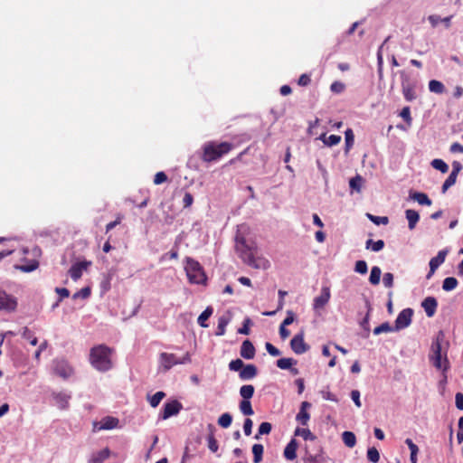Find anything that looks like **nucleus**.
I'll return each mask as SVG.
<instances>
[{
  "label": "nucleus",
  "instance_id": "nucleus-30",
  "mask_svg": "<svg viewBox=\"0 0 463 463\" xmlns=\"http://www.w3.org/2000/svg\"><path fill=\"white\" fill-rule=\"evenodd\" d=\"M39 267V261L36 260H30V262L28 264H25V265H15L14 268L16 269H19L23 272H32L33 270H35L36 269H38Z\"/></svg>",
  "mask_w": 463,
  "mask_h": 463
},
{
  "label": "nucleus",
  "instance_id": "nucleus-27",
  "mask_svg": "<svg viewBox=\"0 0 463 463\" xmlns=\"http://www.w3.org/2000/svg\"><path fill=\"white\" fill-rule=\"evenodd\" d=\"M407 446L410 449V461L411 463H417L418 454H419V447L413 443L411 439H407Z\"/></svg>",
  "mask_w": 463,
  "mask_h": 463
},
{
  "label": "nucleus",
  "instance_id": "nucleus-57",
  "mask_svg": "<svg viewBox=\"0 0 463 463\" xmlns=\"http://www.w3.org/2000/svg\"><path fill=\"white\" fill-rule=\"evenodd\" d=\"M294 320H295L294 312L292 310H288L287 317L282 321L281 325L288 326L291 325L294 322Z\"/></svg>",
  "mask_w": 463,
  "mask_h": 463
},
{
  "label": "nucleus",
  "instance_id": "nucleus-36",
  "mask_svg": "<svg viewBox=\"0 0 463 463\" xmlns=\"http://www.w3.org/2000/svg\"><path fill=\"white\" fill-rule=\"evenodd\" d=\"M458 286V280L454 277H448L443 280L442 289L445 291H451Z\"/></svg>",
  "mask_w": 463,
  "mask_h": 463
},
{
  "label": "nucleus",
  "instance_id": "nucleus-59",
  "mask_svg": "<svg viewBox=\"0 0 463 463\" xmlns=\"http://www.w3.org/2000/svg\"><path fill=\"white\" fill-rule=\"evenodd\" d=\"M265 347L268 353L272 356H279L280 354V351L269 342L266 343Z\"/></svg>",
  "mask_w": 463,
  "mask_h": 463
},
{
  "label": "nucleus",
  "instance_id": "nucleus-9",
  "mask_svg": "<svg viewBox=\"0 0 463 463\" xmlns=\"http://www.w3.org/2000/svg\"><path fill=\"white\" fill-rule=\"evenodd\" d=\"M17 307V300L12 295L7 294L5 290L0 289V311L13 312Z\"/></svg>",
  "mask_w": 463,
  "mask_h": 463
},
{
  "label": "nucleus",
  "instance_id": "nucleus-21",
  "mask_svg": "<svg viewBox=\"0 0 463 463\" xmlns=\"http://www.w3.org/2000/svg\"><path fill=\"white\" fill-rule=\"evenodd\" d=\"M298 443L296 439H291L284 449V457L288 460H293L297 458Z\"/></svg>",
  "mask_w": 463,
  "mask_h": 463
},
{
  "label": "nucleus",
  "instance_id": "nucleus-15",
  "mask_svg": "<svg viewBox=\"0 0 463 463\" xmlns=\"http://www.w3.org/2000/svg\"><path fill=\"white\" fill-rule=\"evenodd\" d=\"M421 306L424 308L427 317H432L436 313L438 302L435 298L428 297L422 301Z\"/></svg>",
  "mask_w": 463,
  "mask_h": 463
},
{
  "label": "nucleus",
  "instance_id": "nucleus-38",
  "mask_svg": "<svg viewBox=\"0 0 463 463\" xmlns=\"http://www.w3.org/2000/svg\"><path fill=\"white\" fill-rule=\"evenodd\" d=\"M363 184H364V178L360 175H356L354 177L351 178L349 181L350 188L356 192L361 191Z\"/></svg>",
  "mask_w": 463,
  "mask_h": 463
},
{
  "label": "nucleus",
  "instance_id": "nucleus-35",
  "mask_svg": "<svg viewBox=\"0 0 463 463\" xmlns=\"http://www.w3.org/2000/svg\"><path fill=\"white\" fill-rule=\"evenodd\" d=\"M382 275V270L378 266H374L371 269V274L369 277V281L372 285H378L380 282Z\"/></svg>",
  "mask_w": 463,
  "mask_h": 463
},
{
  "label": "nucleus",
  "instance_id": "nucleus-14",
  "mask_svg": "<svg viewBox=\"0 0 463 463\" xmlns=\"http://www.w3.org/2000/svg\"><path fill=\"white\" fill-rule=\"evenodd\" d=\"M255 353H256L255 347L250 340L247 339L242 342L241 350H240V354H241V357L248 359V360L253 359L255 356Z\"/></svg>",
  "mask_w": 463,
  "mask_h": 463
},
{
  "label": "nucleus",
  "instance_id": "nucleus-16",
  "mask_svg": "<svg viewBox=\"0 0 463 463\" xmlns=\"http://www.w3.org/2000/svg\"><path fill=\"white\" fill-rule=\"evenodd\" d=\"M311 404L308 402H303L300 406L299 412L297 414L296 420L303 426L307 425L310 414L307 411Z\"/></svg>",
  "mask_w": 463,
  "mask_h": 463
},
{
  "label": "nucleus",
  "instance_id": "nucleus-3",
  "mask_svg": "<svg viewBox=\"0 0 463 463\" xmlns=\"http://www.w3.org/2000/svg\"><path fill=\"white\" fill-rule=\"evenodd\" d=\"M114 349L106 345L93 346L90 352V364L99 372H107L113 366L111 356Z\"/></svg>",
  "mask_w": 463,
  "mask_h": 463
},
{
  "label": "nucleus",
  "instance_id": "nucleus-64",
  "mask_svg": "<svg viewBox=\"0 0 463 463\" xmlns=\"http://www.w3.org/2000/svg\"><path fill=\"white\" fill-rule=\"evenodd\" d=\"M455 403H456V407L458 410H460V411L463 410V393H461V392L456 393Z\"/></svg>",
  "mask_w": 463,
  "mask_h": 463
},
{
  "label": "nucleus",
  "instance_id": "nucleus-56",
  "mask_svg": "<svg viewBox=\"0 0 463 463\" xmlns=\"http://www.w3.org/2000/svg\"><path fill=\"white\" fill-rule=\"evenodd\" d=\"M167 180V175L165 172H157L154 177V184L158 185L165 183Z\"/></svg>",
  "mask_w": 463,
  "mask_h": 463
},
{
  "label": "nucleus",
  "instance_id": "nucleus-43",
  "mask_svg": "<svg viewBox=\"0 0 463 463\" xmlns=\"http://www.w3.org/2000/svg\"><path fill=\"white\" fill-rule=\"evenodd\" d=\"M430 165L433 168L440 171L443 174L449 171V165L442 159H433Z\"/></svg>",
  "mask_w": 463,
  "mask_h": 463
},
{
  "label": "nucleus",
  "instance_id": "nucleus-32",
  "mask_svg": "<svg viewBox=\"0 0 463 463\" xmlns=\"http://www.w3.org/2000/svg\"><path fill=\"white\" fill-rule=\"evenodd\" d=\"M165 397V393L162 391L156 392L154 395L148 396L147 400L151 407L156 408L161 401Z\"/></svg>",
  "mask_w": 463,
  "mask_h": 463
},
{
  "label": "nucleus",
  "instance_id": "nucleus-13",
  "mask_svg": "<svg viewBox=\"0 0 463 463\" xmlns=\"http://www.w3.org/2000/svg\"><path fill=\"white\" fill-rule=\"evenodd\" d=\"M331 297L330 288L328 287H323L321 294L314 299V308H322L329 301Z\"/></svg>",
  "mask_w": 463,
  "mask_h": 463
},
{
  "label": "nucleus",
  "instance_id": "nucleus-63",
  "mask_svg": "<svg viewBox=\"0 0 463 463\" xmlns=\"http://www.w3.org/2000/svg\"><path fill=\"white\" fill-rule=\"evenodd\" d=\"M351 398L357 407H361L362 404H361V401H360V392L359 391L353 390L351 392Z\"/></svg>",
  "mask_w": 463,
  "mask_h": 463
},
{
  "label": "nucleus",
  "instance_id": "nucleus-41",
  "mask_svg": "<svg viewBox=\"0 0 463 463\" xmlns=\"http://www.w3.org/2000/svg\"><path fill=\"white\" fill-rule=\"evenodd\" d=\"M213 314V308L211 307H207L204 311L199 316L197 322L203 327H207V325L204 323Z\"/></svg>",
  "mask_w": 463,
  "mask_h": 463
},
{
  "label": "nucleus",
  "instance_id": "nucleus-40",
  "mask_svg": "<svg viewBox=\"0 0 463 463\" xmlns=\"http://www.w3.org/2000/svg\"><path fill=\"white\" fill-rule=\"evenodd\" d=\"M367 459L372 463H378L380 460L379 450L375 447H371L367 449Z\"/></svg>",
  "mask_w": 463,
  "mask_h": 463
},
{
  "label": "nucleus",
  "instance_id": "nucleus-31",
  "mask_svg": "<svg viewBox=\"0 0 463 463\" xmlns=\"http://www.w3.org/2000/svg\"><path fill=\"white\" fill-rule=\"evenodd\" d=\"M254 386L251 384L242 385L240 389V395L242 400H250L254 394Z\"/></svg>",
  "mask_w": 463,
  "mask_h": 463
},
{
  "label": "nucleus",
  "instance_id": "nucleus-22",
  "mask_svg": "<svg viewBox=\"0 0 463 463\" xmlns=\"http://www.w3.org/2000/svg\"><path fill=\"white\" fill-rule=\"evenodd\" d=\"M118 419L114 417H105L103 418L99 422V430H112L118 427Z\"/></svg>",
  "mask_w": 463,
  "mask_h": 463
},
{
  "label": "nucleus",
  "instance_id": "nucleus-8",
  "mask_svg": "<svg viewBox=\"0 0 463 463\" xmlns=\"http://www.w3.org/2000/svg\"><path fill=\"white\" fill-rule=\"evenodd\" d=\"M183 409V405L177 400H173L164 404L162 411L159 414L161 420H167L168 418L177 415Z\"/></svg>",
  "mask_w": 463,
  "mask_h": 463
},
{
  "label": "nucleus",
  "instance_id": "nucleus-46",
  "mask_svg": "<svg viewBox=\"0 0 463 463\" xmlns=\"http://www.w3.org/2000/svg\"><path fill=\"white\" fill-rule=\"evenodd\" d=\"M22 335L24 339L28 340L32 345H36L38 343V339L34 336L33 331H31L28 327H24L22 333Z\"/></svg>",
  "mask_w": 463,
  "mask_h": 463
},
{
  "label": "nucleus",
  "instance_id": "nucleus-58",
  "mask_svg": "<svg viewBox=\"0 0 463 463\" xmlns=\"http://www.w3.org/2000/svg\"><path fill=\"white\" fill-rule=\"evenodd\" d=\"M383 285L386 287V288H391L392 287L393 285V275L390 272H387L383 275Z\"/></svg>",
  "mask_w": 463,
  "mask_h": 463
},
{
  "label": "nucleus",
  "instance_id": "nucleus-47",
  "mask_svg": "<svg viewBox=\"0 0 463 463\" xmlns=\"http://www.w3.org/2000/svg\"><path fill=\"white\" fill-rule=\"evenodd\" d=\"M366 217L376 225H386L389 222V219L387 216H375L372 213H366Z\"/></svg>",
  "mask_w": 463,
  "mask_h": 463
},
{
  "label": "nucleus",
  "instance_id": "nucleus-54",
  "mask_svg": "<svg viewBox=\"0 0 463 463\" xmlns=\"http://www.w3.org/2000/svg\"><path fill=\"white\" fill-rule=\"evenodd\" d=\"M395 129H398V130L402 131V130H403V127H402V125H397V126H396V128H394V127H393V126H392V125H390V126H389V128H388V131H387V137H388L391 140H392V141H394V140H396V139L398 138V137H397V136H396V135H395V133H394V130H395Z\"/></svg>",
  "mask_w": 463,
  "mask_h": 463
},
{
  "label": "nucleus",
  "instance_id": "nucleus-25",
  "mask_svg": "<svg viewBox=\"0 0 463 463\" xmlns=\"http://www.w3.org/2000/svg\"><path fill=\"white\" fill-rule=\"evenodd\" d=\"M230 322V317L228 316H222L218 319L217 330L215 332L216 335H223L226 331V326Z\"/></svg>",
  "mask_w": 463,
  "mask_h": 463
},
{
  "label": "nucleus",
  "instance_id": "nucleus-37",
  "mask_svg": "<svg viewBox=\"0 0 463 463\" xmlns=\"http://www.w3.org/2000/svg\"><path fill=\"white\" fill-rule=\"evenodd\" d=\"M345 153H348L349 150L352 148L354 143V135L351 128H347L345 132Z\"/></svg>",
  "mask_w": 463,
  "mask_h": 463
},
{
  "label": "nucleus",
  "instance_id": "nucleus-52",
  "mask_svg": "<svg viewBox=\"0 0 463 463\" xmlns=\"http://www.w3.org/2000/svg\"><path fill=\"white\" fill-rule=\"evenodd\" d=\"M345 89V85L341 81H334L331 86L330 90L334 93H342Z\"/></svg>",
  "mask_w": 463,
  "mask_h": 463
},
{
  "label": "nucleus",
  "instance_id": "nucleus-34",
  "mask_svg": "<svg viewBox=\"0 0 463 463\" xmlns=\"http://www.w3.org/2000/svg\"><path fill=\"white\" fill-rule=\"evenodd\" d=\"M240 410L241 413L245 416H250L254 414V411L251 406V402L250 400H242L240 402Z\"/></svg>",
  "mask_w": 463,
  "mask_h": 463
},
{
  "label": "nucleus",
  "instance_id": "nucleus-10",
  "mask_svg": "<svg viewBox=\"0 0 463 463\" xmlns=\"http://www.w3.org/2000/svg\"><path fill=\"white\" fill-rule=\"evenodd\" d=\"M52 370L56 375L63 379L69 378L73 373L72 367L64 360H55Z\"/></svg>",
  "mask_w": 463,
  "mask_h": 463
},
{
  "label": "nucleus",
  "instance_id": "nucleus-61",
  "mask_svg": "<svg viewBox=\"0 0 463 463\" xmlns=\"http://www.w3.org/2000/svg\"><path fill=\"white\" fill-rule=\"evenodd\" d=\"M310 82H311L310 76L308 74H306V73L300 75V77H299V79L298 80V84L299 86H303V87L309 85Z\"/></svg>",
  "mask_w": 463,
  "mask_h": 463
},
{
  "label": "nucleus",
  "instance_id": "nucleus-23",
  "mask_svg": "<svg viewBox=\"0 0 463 463\" xmlns=\"http://www.w3.org/2000/svg\"><path fill=\"white\" fill-rule=\"evenodd\" d=\"M70 398H71L70 395H67L66 393H62V392L55 393L53 395V399H54L56 404L61 409H66L68 407Z\"/></svg>",
  "mask_w": 463,
  "mask_h": 463
},
{
  "label": "nucleus",
  "instance_id": "nucleus-62",
  "mask_svg": "<svg viewBox=\"0 0 463 463\" xmlns=\"http://www.w3.org/2000/svg\"><path fill=\"white\" fill-rule=\"evenodd\" d=\"M194 202V197L190 193H185L183 198V206L184 208L190 207Z\"/></svg>",
  "mask_w": 463,
  "mask_h": 463
},
{
  "label": "nucleus",
  "instance_id": "nucleus-1",
  "mask_svg": "<svg viewBox=\"0 0 463 463\" xmlns=\"http://www.w3.org/2000/svg\"><path fill=\"white\" fill-rule=\"evenodd\" d=\"M250 228L246 223L237 226L234 237V249L239 258L248 266L254 269H266L269 267V261L262 256H258V246L255 241L248 239Z\"/></svg>",
  "mask_w": 463,
  "mask_h": 463
},
{
  "label": "nucleus",
  "instance_id": "nucleus-19",
  "mask_svg": "<svg viewBox=\"0 0 463 463\" xmlns=\"http://www.w3.org/2000/svg\"><path fill=\"white\" fill-rule=\"evenodd\" d=\"M410 198L420 205L430 206L432 202L425 193L410 191Z\"/></svg>",
  "mask_w": 463,
  "mask_h": 463
},
{
  "label": "nucleus",
  "instance_id": "nucleus-39",
  "mask_svg": "<svg viewBox=\"0 0 463 463\" xmlns=\"http://www.w3.org/2000/svg\"><path fill=\"white\" fill-rule=\"evenodd\" d=\"M276 364L279 369L287 370L290 369L292 365L296 364L297 361L293 358H280L277 360Z\"/></svg>",
  "mask_w": 463,
  "mask_h": 463
},
{
  "label": "nucleus",
  "instance_id": "nucleus-28",
  "mask_svg": "<svg viewBox=\"0 0 463 463\" xmlns=\"http://www.w3.org/2000/svg\"><path fill=\"white\" fill-rule=\"evenodd\" d=\"M420 214L418 212L414 210H407V221L408 226L411 230H413L416 227L417 222H419Z\"/></svg>",
  "mask_w": 463,
  "mask_h": 463
},
{
  "label": "nucleus",
  "instance_id": "nucleus-7",
  "mask_svg": "<svg viewBox=\"0 0 463 463\" xmlns=\"http://www.w3.org/2000/svg\"><path fill=\"white\" fill-rule=\"evenodd\" d=\"M405 326V309L402 310L395 321V327H392L389 323H383L379 326H376L373 330L374 335H380L382 333H388L394 330L402 329Z\"/></svg>",
  "mask_w": 463,
  "mask_h": 463
},
{
  "label": "nucleus",
  "instance_id": "nucleus-33",
  "mask_svg": "<svg viewBox=\"0 0 463 463\" xmlns=\"http://www.w3.org/2000/svg\"><path fill=\"white\" fill-rule=\"evenodd\" d=\"M264 447L261 444L252 446L253 462L260 463L262 460Z\"/></svg>",
  "mask_w": 463,
  "mask_h": 463
},
{
  "label": "nucleus",
  "instance_id": "nucleus-48",
  "mask_svg": "<svg viewBox=\"0 0 463 463\" xmlns=\"http://www.w3.org/2000/svg\"><path fill=\"white\" fill-rule=\"evenodd\" d=\"M295 435L301 436L305 440L315 439V436L308 429L297 428L295 430Z\"/></svg>",
  "mask_w": 463,
  "mask_h": 463
},
{
  "label": "nucleus",
  "instance_id": "nucleus-55",
  "mask_svg": "<svg viewBox=\"0 0 463 463\" xmlns=\"http://www.w3.org/2000/svg\"><path fill=\"white\" fill-rule=\"evenodd\" d=\"M90 288L86 287V288H81L80 291L74 293L72 298L74 299L79 298H87L90 297Z\"/></svg>",
  "mask_w": 463,
  "mask_h": 463
},
{
  "label": "nucleus",
  "instance_id": "nucleus-6",
  "mask_svg": "<svg viewBox=\"0 0 463 463\" xmlns=\"http://www.w3.org/2000/svg\"><path fill=\"white\" fill-rule=\"evenodd\" d=\"M191 362L190 354L187 352L181 358L177 357L175 354L161 353L159 355V364L163 367L164 372H167L173 366L177 364H184Z\"/></svg>",
  "mask_w": 463,
  "mask_h": 463
},
{
  "label": "nucleus",
  "instance_id": "nucleus-5",
  "mask_svg": "<svg viewBox=\"0 0 463 463\" xmlns=\"http://www.w3.org/2000/svg\"><path fill=\"white\" fill-rule=\"evenodd\" d=\"M185 271L191 283L203 284L207 278L200 263L192 258L186 259Z\"/></svg>",
  "mask_w": 463,
  "mask_h": 463
},
{
  "label": "nucleus",
  "instance_id": "nucleus-60",
  "mask_svg": "<svg viewBox=\"0 0 463 463\" xmlns=\"http://www.w3.org/2000/svg\"><path fill=\"white\" fill-rule=\"evenodd\" d=\"M253 422L250 418H247L243 423V430L246 436H250L251 434Z\"/></svg>",
  "mask_w": 463,
  "mask_h": 463
},
{
  "label": "nucleus",
  "instance_id": "nucleus-44",
  "mask_svg": "<svg viewBox=\"0 0 463 463\" xmlns=\"http://www.w3.org/2000/svg\"><path fill=\"white\" fill-rule=\"evenodd\" d=\"M232 422V417L228 412L222 414L218 419V424L222 428H224V429L229 428L231 426Z\"/></svg>",
  "mask_w": 463,
  "mask_h": 463
},
{
  "label": "nucleus",
  "instance_id": "nucleus-53",
  "mask_svg": "<svg viewBox=\"0 0 463 463\" xmlns=\"http://www.w3.org/2000/svg\"><path fill=\"white\" fill-rule=\"evenodd\" d=\"M367 263L364 260H357L355 262L354 270L360 274H365L367 272Z\"/></svg>",
  "mask_w": 463,
  "mask_h": 463
},
{
  "label": "nucleus",
  "instance_id": "nucleus-20",
  "mask_svg": "<svg viewBox=\"0 0 463 463\" xmlns=\"http://www.w3.org/2000/svg\"><path fill=\"white\" fill-rule=\"evenodd\" d=\"M448 253L449 250L447 249L439 250L437 256L430 260V267H431L432 271H436V269L445 261Z\"/></svg>",
  "mask_w": 463,
  "mask_h": 463
},
{
  "label": "nucleus",
  "instance_id": "nucleus-49",
  "mask_svg": "<svg viewBox=\"0 0 463 463\" xmlns=\"http://www.w3.org/2000/svg\"><path fill=\"white\" fill-rule=\"evenodd\" d=\"M457 180V175H454V174H449L448 178L445 180V182L442 184V193H445L449 187L455 184Z\"/></svg>",
  "mask_w": 463,
  "mask_h": 463
},
{
  "label": "nucleus",
  "instance_id": "nucleus-2",
  "mask_svg": "<svg viewBox=\"0 0 463 463\" xmlns=\"http://www.w3.org/2000/svg\"><path fill=\"white\" fill-rule=\"evenodd\" d=\"M449 343L445 341V333L439 330L432 340L429 359L431 364L438 370L445 373L449 368L447 357Z\"/></svg>",
  "mask_w": 463,
  "mask_h": 463
},
{
  "label": "nucleus",
  "instance_id": "nucleus-24",
  "mask_svg": "<svg viewBox=\"0 0 463 463\" xmlns=\"http://www.w3.org/2000/svg\"><path fill=\"white\" fill-rule=\"evenodd\" d=\"M319 139L322 140L326 146H333L339 144L342 138L338 135H330L329 137H326L324 133L319 137Z\"/></svg>",
  "mask_w": 463,
  "mask_h": 463
},
{
  "label": "nucleus",
  "instance_id": "nucleus-17",
  "mask_svg": "<svg viewBox=\"0 0 463 463\" xmlns=\"http://www.w3.org/2000/svg\"><path fill=\"white\" fill-rule=\"evenodd\" d=\"M258 374V369L256 365L250 364L243 365L241 370L239 376L241 380H250L256 377Z\"/></svg>",
  "mask_w": 463,
  "mask_h": 463
},
{
  "label": "nucleus",
  "instance_id": "nucleus-11",
  "mask_svg": "<svg viewBox=\"0 0 463 463\" xmlns=\"http://www.w3.org/2000/svg\"><path fill=\"white\" fill-rule=\"evenodd\" d=\"M290 347L297 354H302L309 350V345L304 340V333L300 332L294 335L290 341Z\"/></svg>",
  "mask_w": 463,
  "mask_h": 463
},
{
  "label": "nucleus",
  "instance_id": "nucleus-4",
  "mask_svg": "<svg viewBox=\"0 0 463 463\" xmlns=\"http://www.w3.org/2000/svg\"><path fill=\"white\" fill-rule=\"evenodd\" d=\"M233 148V145L229 142L217 143L215 141L206 142L203 146V153L201 159L203 162L211 163L222 158Z\"/></svg>",
  "mask_w": 463,
  "mask_h": 463
},
{
  "label": "nucleus",
  "instance_id": "nucleus-50",
  "mask_svg": "<svg viewBox=\"0 0 463 463\" xmlns=\"http://www.w3.org/2000/svg\"><path fill=\"white\" fill-rule=\"evenodd\" d=\"M244 363L241 359L232 360L229 364V369L231 371L238 372L242 369Z\"/></svg>",
  "mask_w": 463,
  "mask_h": 463
},
{
  "label": "nucleus",
  "instance_id": "nucleus-18",
  "mask_svg": "<svg viewBox=\"0 0 463 463\" xmlns=\"http://www.w3.org/2000/svg\"><path fill=\"white\" fill-rule=\"evenodd\" d=\"M110 457V450L105 448L98 452L92 453L90 457L88 463H103Z\"/></svg>",
  "mask_w": 463,
  "mask_h": 463
},
{
  "label": "nucleus",
  "instance_id": "nucleus-26",
  "mask_svg": "<svg viewBox=\"0 0 463 463\" xmlns=\"http://www.w3.org/2000/svg\"><path fill=\"white\" fill-rule=\"evenodd\" d=\"M342 439L345 445L350 449L354 448L356 444V437L352 431H344Z\"/></svg>",
  "mask_w": 463,
  "mask_h": 463
},
{
  "label": "nucleus",
  "instance_id": "nucleus-42",
  "mask_svg": "<svg viewBox=\"0 0 463 463\" xmlns=\"http://www.w3.org/2000/svg\"><path fill=\"white\" fill-rule=\"evenodd\" d=\"M384 247V241L383 240H378L373 241V240H368L366 241V249H371L373 251H380Z\"/></svg>",
  "mask_w": 463,
  "mask_h": 463
},
{
  "label": "nucleus",
  "instance_id": "nucleus-45",
  "mask_svg": "<svg viewBox=\"0 0 463 463\" xmlns=\"http://www.w3.org/2000/svg\"><path fill=\"white\" fill-rule=\"evenodd\" d=\"M271 430H272V426L269 422H267V421L262 422L260 425L258 433L255 435L254 438L256 439H259L260 435H268L270 433Z\"/></svg>",
  "mask_w": 463,
  "mask_h": 463
},
{
  "label": "nucleus",
  "instance_id": "nucleus-29",
  "mask_svg": "<svg viewBox=\"0 0 463 463\" xmlns=\"http://www.w3.org/2000/svg\"><path fill=\"white\" fill-rule=\"evenodd\" d=\"M429 90L430 92L436 94H442L445 91V86L439 80H431L429 82Z\"/></svg>",
  "mask_w": 463,
  "mask_h": 463
},
{
  "label": "nucleus",
  "instance_id": "nucleus-12",
  "mask_svg": "<svg viewBox=\"0 0 463 463\" xmlns=\"http://www.w3.org/2000/svg\"><path fill=\"white\" fill-rule=\"evenodd\" d=\"M90 264L91 262L87 260L74 263L69 269L71 278L74 281L78 280L82 276L83 271L86 270Z\"/></svg>",
  "mask_w": 463,
  "mask_h": 463
},
{
  "label": "nucleus",
  "instance_id": "nucleus-51",
  "mask_svg": "<svg viewBox=\"0 0 463 463\" xmlns=\"http://www.w3.org/2000/svg\"><path fill=\"white\" fill-rule=\"evenodd\" d=\"M207 442H208V448L211 451L216 452L219 449L218 442L216 439L214 438L213 434H210L207 437Z\"/></svg>",
  "mask_w": 463,
  "mask_h": 463
}]
</instances>
